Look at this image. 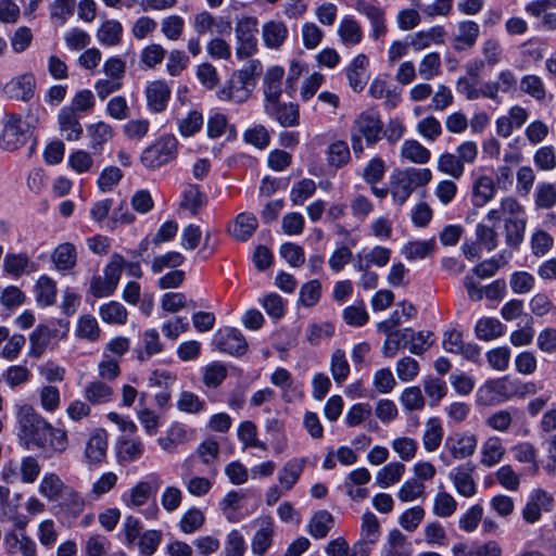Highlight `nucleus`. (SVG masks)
<instances>
[{
    "label": "nucleus",
    "instance_id": "nucleus-1",
    "mask_svg": "<svg viewBox=\"0 0 556 556\" xmlns=\"http://www.w3.org/2000/svg\"><path fill=\"white\" fill-rule=\"evenodd\" d=\"M262 71L258 60L249 61L242 68L235 71L227 84L217 91L218 99L235 103L245 102L251 97Z\"/></svg>",
    "mask_w": 556,
    "mask_h": 556
},
{
    "label": "nucleus",
    "instance_id": "nucleus-2",
    "mask_svg": "<svg viewBox=\"0 0 556 556\" xmlns=\"http://www.w3.org/2000/svg\"><path fill=\"white\" fill-rule=\"evenodd\" d=\"M533 383H520L508 377L488 380L477 391V403L482 406L498 405L517 395L534 393Z\"/></svg>",
    "mask_w": 556,
    "mask_h": 556
},
{
    "label": "nucleus",
    "instance_id": "nucleus-3",
    "mask_svg": "<svg viewBox=\"0 0 556 556\" xmlns=\"http://www.w3.org/2000/svg\"><path fill=\"white\" fill-rule=\"evenodd\" d=\"M432 179L429 168L407 167L395 170L390 177V193L393 202L402 206L418 187L428 185Z\"/></svg>",
    "mask_w": 556,
    "mask_h": 556
},
{
    "label": "nucleus",
    "instance_id": "nucleus-4",
    "mask_svg": "<svg viewBox=\"0 0 556 556\" xmlns=\"http://www.w3.org/2000/svg\"><path fill=\"white\" fill-rule=\"evenodd\" d=\"M383 123L380 114L374 109H368L354 119L351 127V143L353 152L359 156L364 152L363 138L367 146H374L381 139Z\"/></svg>",
    "mask_w": 556,
    "mask_h": 556
},
{
    "label": "nucleus",
    "instance_id": "nucleus-5",
    "mask_svg": "<svg viewBox=\"0 0 556 556\" xmlns=\"http://www.w3.org/2000/svg\"><path fill=\"white\" fill-rule=\"evenodd\" d=\"M177 155V138L172 134H165L142 151L140 162L146 168L154 170L173 162Z\"/></svg>",
    "mask_w": 556,
    "mask_h": 556
},
{
    "label": "nucleus",
    "instance_id": "nucleus-6",
    "mask_svg": "<svg viewBox=\"0 0 556 556\" xmlns=\"http://www.w3.org/2000/svg\"><path fill=\"white\" fill-rule=\"evenodd\" d=\"M17 424L20 437L36 446L42 445L45 430L48 429V421L40 416L33 406L23 405L17 412Z\"/></svg>",
    "mask_w": 556,
    "mask_h": 556
},
{
    "label": "nucleus",
    "instance_id": "nucleus-7",
    "mask_svg": "<svg viewBox=\"0 0 556 556\" xmlns=\"http://www.w3.org/2000/svg\"><path fill=\"white\" fill-rule=\"evenodd\" d=\"M257 25L254 16H244L236 23V55L239 60L248 59L257 51Z\"/></svg>",
    "mask_w": 556,
    "mask_h": 556
},
{
    "label": "nucleus",
    "instance_id": "nucleus-8",
    "mask_svg": "<svg viewBox=\"0 0 556 556\" xmlns=\"http://www.w3.org/2000/svg\"><path fill=\"white\" fill-rule=\"evenodd\" d=\"M36 87V76L31 72H26L12 77L4 85L3 92L9 99L29 102L35 96Z\"/></svg>",
    "mask_w": 556,
    "mask_h": 556
},
{
    "label": "nucleus",
    "instance_id": "nucleus-9",
    "mask_svg": "<svg viewBox=\"0 0 556 556\" xmlns=\"http://www.w3.org/2000/svg\"><path fill=\"white\" fill-rule=\"evenodd\" d=\"M445 448L455 459H466L476 453L478 438L469 431H456L445 439Z\"/></svg>",
    "mask_w": 556,
    "mask_h": 556
},
{
    "label": "nucleus",
    "instance_id": "nucleus-10",
    "mask_svg": "<svg viewBox=\"0 0 556 556\" xmlns=\"http://www.w3.org/2000/svg\"><path fill=\"white\" fill-rule=\"evenodd\" d=\"M355 10L369 20L371 26L370 35L374 40H380L386 36L388 26L386 22V13L382 8L374 2L357 0L355 3Z\"/></svg>",
    "mask_w": 556,
    "mask_h": 556
},
{
    "label": "nucleus",
    "instance_id": "nucleus-11",
    "mask_svg": "<svg viewBox=\"0 0 556 556\" xmlns=\"http://www.w3.org/2000/svg\"><path fill=\"white\" fill-rule=\"evenodd\" d=\"M518 88V78L516 74L505 68L497 73L496 80L485 81L486 99L494 101L497 104L502 103L500 93H515Z\"/></svg>",
    "mask_w": 556,
    "mask_h": 556
},
{
    "label": "nucleus",
    "instance_id": "nucleus-12",
    "mask_svg": "<svg viewBox=\"0 0 556 556\" xmlns=\"http://www.w3.org/2000/svg\"><path fill=\"white\" fill-rule=\"evenodd\" d=\"M264 111L282 127H295L300 124V109L295 103L281 102L279 99L264 104Z\"/></svg>",
    "mask_w": 556,
    "mask_h": 556
},
{
    "label": "nucleus",
    "instance_id": "nucleus-13",
    "mask_svg": "<svg viewBox=\"0 0 556 556\" xmlns=\"http://www.w3.org/2000/svg\"><path fill=\"white\" fill-rule=\"evenodd\" d=\"M26 131L23 129L21 115L10 114L4 123L0 138L1 148L8 151L17 150L25 143Z\"/></svg>",
    "mask_w": 556,
    "mask_h": 556
},
{
    "label": "nucleus",
    "instance_id": "nucleus-14",
    "mask_svg": "<svg viewBox=\"0 0 556 556\" xmlns=\"http://www.w3.org/2000/svg\"><path fill=\"white\" fill-rule=\"evenodd\" d=\"M480 36V26L471 20L460 21L452 37V47L456 52H464L472 49Z\"/></svg>",
    "mask_w": 556,
    "mask_h": 556
},
{
    "label": "nucleus",
    "instance_id": "nucleus-15",
    "mask_svg": "<svg viewBox=\"0 0 556 556\" xmlns=\"http://www.w3.org/2000/svg\"><path fill=\"white\" fill-rule=\"evenodd\" d=\"M475 465L471 463H464L455 467L448 473L458 494L465 497H471L477 492V485L473 479Z\"/></svg>",
    "mask_w": 556,
    "mask_h": 556
},
{
    "label": "nucleus",
    "instance_id": "nucleus-16",
    "mask_svg": "<svg viewBox=\"0 0 556 556\" xmlns=\"http://www.w3.org/2000/svg\"><path fill=\"white\" fill-rule=\"evenodd\" d=\"M108 444V432L104 429H96L86 442L84 456L87 463L98 465L104 462Z\"/></svg>",
    "mask_w": 556,
    "mask_h": 556
},
{
    "label": "nucleus",
    "instance_id": "nucleus-17",
    "mask_svg": "<svg viewBox=\"0 0 556 556\" xmlns=\"http://www.w3.org/2000/svg\"><path fill=\"white\" fill-rule=\"evenodd\" d=\"M553 503L554 498L549 493L542 489L533 490L523 508V518L526 521L539 520L542 516V511L552 510Z\"/></svg>",
    "mask_w": 556,
    "mask_h": 556
},
{
    "label": "nucleus",
    "instance_id": "nucleus-18",
    "mask_svg": "<svg viewBox=\"0 0 556 556\" xmlns=\"http://www.w3.org/2000/svg\"><path fill=\"white\" fill-rule=\"evenodd\" d=\"M148 109L153 113L163 112L170 99L172 90L163 80H154L146 87Z\"/></svg>",
    "mask_w": 556,
    "mask_h": 556
},
{
    "label": "nucleus",
    "instance_id": "nucleus-19",
    "mask_svg": "<svg viewBox=\"0 0 556 556\" xmlns=\"http://www.w3.org/2000/svg\"><path fill=\"white\" fill-rule=\"evenodd\" d=\"M283 77L285 70L282 66L274 65L266 70L263 77L264 104L281 98Z\"/></svg>",
    "mask_w": 556,
    "mask_h": 556
},
{
    "label": "nucleus",
    "instance_id": "nucleus-20",
    "mask_svg": "<svg viewBox=\"0 0 556 556\" xmlns=\"http://www.w3.org/2000/svg\"><path fill=\"white\" fill-rule=\"evenodd\" d=\"M521 412L516 407L500 408L491 413L484 420L486 427L500 433H508L515 426L516 418Z\"/></svg>",
    "mask_w": 556,
    "mask_h": 556
},
{
    "label": "nucleus",
    "instance_id": "nucleus-21",
    "mask_svg": "<svg viewBox=\"0 0 556 556\" xmlns=\"http://www.w3.org/2000/svg\"><path fill=\"white\" fill-rule=\"evenodd\" d=\"M114 135L113 127L103 121L87 126L89 148L93 154H100L103 151L104 144L111 141Z\"/></svg>",
    "mask_w": 556,
    "mask_h": 556
},
{
    "label": "nucleus",
    "instance_id": "nucleus-22",
    "mask_svg": "<svg viewBox=\"0 0 556 556\" xmlns=\"http://www.w3.org/2000/svg\"><path fill=\"white\" fill-rule=\"evenodd\" d=\"M506 453L503 440L497 435H491L484 440L480 451V464L491 468L500 464Z\"/></svg>",
    "mask_w": 556,
    "mask_h": 556
},
{
    "label": "nucleus",
    "instance_id": "nucleus-23",
    "mask_svg": "<svg viewBox=\"0 0 556 556\" xmlns=\"http://www.w3.org/2000/svg\"><path fill=\"white\" fill-rule=\"evenodd\" d=\"M368 64V58L364 53H359L352 60V62L346 68V76L349 79L350 87L355 92L362 91L367 83Z\"/></svg>",
    "mask_w": 556,
    "mask_h": 556
},
{
    "label": "nucleus",
    "instance_id": "nucleus-24",
    "mask_svg": "<svg viewBox=\"0 0 556 556\" xmlns=\"http://www.w3.org/2000/svg\"><path fill=\"white\" fill-rule=\"evenodd\" d=\"M289 30L282 21H268L262 27V37L264 45L274 50H278L287 40Z\"/></svg>",
    "mask_w": 556,
    "mask_h": 556
},
{
    "label": "nucleus",
    "instance_id": "nucleus-25",
    "mask_svg": "<svg viewBox=\"0 0 556 556\" xmlns=\"http://www.w3.org/2000/svg\"><path fill=\"white\" fill-rule=\"evenodd\" d=\"M58 123L62 136L68 141H76L83 135L80 116L73 113L72 109H61L58 115Z\"/></svg>",
    "mask_w": 556,
    "mask_h": 556
},
{
    "label": "nucleus",
    "instance_id": "nucleus-26",
    "mask_svg": "<svg viewBox=\"0 0 556 556\" xmlns=\"http://www.w3.org/2000/svg\"><path fill=\"white\" fill-rule=\"evenodd\" d=\"M257 227L258 222L254 214L240 213L228 227V231L237 241L244 242L253 236Z\"/></svg>",
    "mask_w": 556,
    "mask_h": 556
},
{
    "label": "nucleus",
    "instance_id": "nucleus-27",
    "mask_svg": "<svg viewBox=\"0 0 556 556\" xmlns=\"http://www.w3.org/2000/svg\"><path fill=\"white\" fill-rule=\"evenodd\" d=\"M445 36V28L441 25H437L428 30L414 34L410 38L409 46L414 51H422L431 45H443Z\"/></svg>",
    "mask_w": 556,
    "mask_h": 556
},
{
    "label": "nucleus",
    "instance_id": "nucleus-28",
    "mask_svg": "<svg viewBox=\"0 0 556 556\" xmlns=\"http://www.w3.org/2000/svg\"><path fill=\"white\" fill-rule=\"evenodd\" d=\"M4 546L10 554L21 553L23 556H35L36 544L33 540L25 536L24 527L18 528V532H10L4 538Z\"/></svg>",
    "mask_w": 556,
    "mask_h": 556
},
{
    "label": "nucleus",
    "instance_id": "nucleus-29",
    "mask_svg": "<svg viewBox=\"0 0 556 556\" xmlns=\"http://www.w3.org/2000/svg\"><path fill=\"white\" fill-rule=\"evenodd\" d=\"M218 349L230 355L239 356L245 353L248 343L238 329L227 328L224 332H220Z\"/></svg>",
    "mask_w": 556,
    "mask_h": 556
},
{
    "label": "nucleus",
    "instance_id": "nucleus-30",
    "mask_svg": "<svg viewBox=\"0 0 556 556\" xmlns=\"http://www.w3.org/2000/svg\"><path fill=\"white\" fill-rule=\"evenodd\" d=\"M383 333L386 334V340L382 353L386 357H394L401 349L408 348L409 341H412L413 329L403 328Z\"/></svg>",
    "mask_w": 556,
    "mask_h": 556
},
{
    "label": "nucleus",
    "instance_id": "nucleus-31",
    "mask_svg": "<svg viewBox=\"0 0 556 556\" xmlns=\"http://www.w3.org/2000/svg\"><path fill=\"white\" fill-rule=\"evenodd\" d=\"M338 36L345 47H355L363 40V29L353 16H344L338 26Z\"/></svg>",
    "mask_w": 556,
    "mask_h": 556
},
{
    "label": "nucleus",
    "instance_id": "nucleus-32",
    "mask_svg": "<svg viewBox=\"0 0 556 556\" xmlns=\"http://www.w3.org/2000/svg\"><path fill=\"white\" fill-rule=\"evenodd\" d=\"M54 341L51 337L49 326L40 324L29 336V351L28 355L33 358H40L48 348L53 349L51 345Z\"/></svg>",
    "mask_w": 556,
    "mask_h": 556
},
{
    "label": "nucleus",
    "instance_id": "nucleus-33",
    "mask_svg": "<svg viewBox=\"0 0 556 556\" xmlns=\"http://www.w3.org/2000/svg\"><path fill=\"white\" fill-rule=\"evenodd\" d=\"M161 480L157 476H151L150 481H140L138 482L129 492L128 495H125L124 501L127 506H141L147 503L149 500L152 489L155 490L161 485Z\"/></svg>",
    "mask_w": 556,
    "mask_h": 556
},
{
    "label": "nucleus",
    "instance_id": "nucleus-34",
    "mask_svg": "<svg viewBox=\"0 0 556 556\" xmlns=\"http://www.w3.org/2000/svg\"><path fill=\"white\" fill-rule=\"evenodd\" d=\"M70 486L66 485L59 475L47 472L42 477L38 492L50 502L59 501Z\"/></svg>",
    "mask_w": 556,
    "mask_h": 556
},
{
    "label": "nucleus",
    "instance_id": "nucleus-35",
    "mask_svg": "<svg viewBox=\"0 0 556 556\" xmlns=\"http://www.w3.org/2000/svg\"><path fill=\"white\" fill-rule=\"evenodd\" d=\"M495 193L496 188L493 178L482 175L472 184V204L482 207L495 197Z\"/></svg>",
    "mask_w": 556,
    "mask_h": 556
},
{
    "label": "nucleus",
    "instance_id": "nucleus-36",
    "mask_svg": "<svg viewBox=\"0 0 556 556\" xmlns=\"http://www.w3.org/2000/svg\"><path fill=\"white\" fill-rule=\"evenodd\" d=\"M520 90L538 102L552 101L553 94L547 92L543 79L533 74L525 75L520 79Z\"/></svg>",
    "mask_w": 556,
    "mask_h": 556
},
{
    "label": "nucleus",
    "instance_id": "nucleus-37",
    "mask_svg": "<svg viewBox=\"0 0 556 556\" xmlns=\"http://www.w3.org/2000/svg\"><path fill=\"white\" fill-rule=\"evenodd\" d=\"M401 159L414 164H426L431 157L429 149L415 139L405 140L401 147Z\"/></svg>",
    "mask_w": 556,
    "mask_h": 556
},
{
    "label": "nucleus",
    "instance_id": "nucleus-38",
    "mask_svg": "<svg viewBox=\"0 0 556 556\" xmlns=\"http://www.w3.org/2000/svg\"><path fill=\"white\" fill-rule=\"evenodd\" d=\"M306 465L305 458H293L286 463L278 475L280 485L289 491L300 479Z\"/></svg>",
    "mask_w": 556,
    "mask_h": 556
},
{
    "label": "nucleus",
    "instance_id": "nucleus-39",
    "mask_svg": "<svg viewBox=\"0 0 556 556\" xmlns=\"http://www.w3.org/2000/svg\"><path fill=\"white\" fill-rule=\"evenodd\" d=\"M3 270L15 277L35 270V264L26 253H8L3 262Z\"/></svg>",
    "mask_w": 556,
    "mask_h": 556
},
{
    "label": "nucleus",
    "instance_id": "nucleus-40",
    "mask_svg": "<svg viewBox=\"0 0 556 556\" xmlns=\"http://www.w3.org/2000/svg\"><path fill=\"white\" fill-rule=\"evenodd\" d=\"M444 430L438 417H431L426 421L422 434V444L427 452H434L442 443Z\"/></svg>",
    "mask_w": 556,
    "mask_h": 556
},
{
    "label": "nucleus",
    "instance_id": "nucleus-41",
    "mask_svg": "<svg viewBox=\"0 0 556 556\" xmlns=\"http://www.w3.org/2000/svg\"><path fill=\"white\" fill-rule=\"evenodd\" d=\"M405 465L400 462H393L384 465L376 475V484L382 489L394 485L401 481L405 473Z\"/></svg>",
    "mask_w": 556,
    "mask_h": 556
},
{
    "label": "nucleus",
    "instance_id": "nucleus-42",
    "mask_svg": "<svg viewBox=\"0 0 556 556\" xmlns=\"http://www.w3.org/2000/svg\"><path fill=\"white\" fill-rule=\"evenodd\" d=\"M52 262L58 270H71L76 266L77 252L73 243L59 244L52 253Z\"/></svg>",
    "mask_w": 556,
    "mask_h": 556
},
{
    "label": "nucleus",
    "instance_id": "nucleus-43",
    "mask_svg": "<svg viewBox=\"0 0 556 556\" xmlns=\"http://www.w3.org/2000/svg\"><path fill=\"white\" fill-rule=\"evenodd\" d=\"M475 332L479 340L491 341L504 334L505 326L496 318L484 317L477 321Z\"/></svg>",
    "mask_w": 556,
    "mask_h": 556
},
{
    "label": "nucleus",
    "instance_id": "nucleus-44",
    "mask_svg": "<svg viewBox=\"0 0 556 556\" xmlns=\"http://www.w3.org/2000/svg\"><path fill=\"white\" fill-rule=\"evenodd\" d=\"M113 394V389L100 380L89 382L84 389L85 399L94 405L110 402Z\"/></svg>",
    "mask_w": 556,
    "mask_h": 556
},
{
    "label": "nucleus",
    "instance_id": "nucleus-45",
    "mask_svg": "<svg viewBox=\"0 0 556 556\" xmlns=\"http://www.w3.org/2000/svg\"><path fill=\"white\" fill-rule=\"evenodd\" d=\"M144 451L142 441L137 439H121L117 443V457L121 463H131L139 459Z\"/></svg>",
    "mask_w": 556,
    "mask_h": 556
},
{
    "label": "nucleus",
    "instance_id": "nucleus-46",
    "mask_svg": "<svg viewBox=\"0 0 556 556\" xmlns=\"http://www.w3.org/2000/svg\"><path fill=\"white\" fill-rule=\"evenodd\" d=\"M206 195L200 191L199 186L188 185L182 193L180 207L190 212L194 216L206 204Z\"/></svg>",
    "mask_w": 556,
    "mask_h": 556
},
{
    "label": "nucleus",
    "instance_id": "nucleus-47",
    "mask_svg": "<svg viewBox=\"0 0 556 556\" xmlns=\"http://www.w3.org/2000/svg\"><path fill=\"white\" fill-rule=\"evenodd\" d=\"M99 315L104 323L111 325H125L128 319L126 307L117 301L102 304L99 308Z\"/></svg>",
    "mask_w": 556,
    "mask_h": 556
},
{
    "label": "nucleus",
    "instance_id": "nucleus-48",
    "mask_svg": "<svg viewBox=\"0 0 556 556\" xmlns=\"http://www.w3.org/2000/svg\"><path fill=\"white\" fill-rule=\"evenodd\" d=\"M40 448L49 447L54 453H63L68 445L67 433L65 430L54 428L51 424H48V429L45 430V439L42 440Z\"/></svg>",
    "mask_w": 556,
    "mask_h": 556
},
{
    "label": "nucleus",
    "instance_id": "nucleus-49",
    "mask_svg": "<svg viewBox=\"0 0 556 556\" xmlns=\"http://www.w3.org/2000/svg\"><path fill=\"white\" fill-rule=\"evenodd\" d=\"M238 439L244 448L255 447L267 451L266 443L257 438V427L253 421L245 420L239 425Z\"/></svg>",
    "mask_w": 556,
    "mask_h": 556
},
{
    "label": "nucleus",
    "instance_id": "nucleus-50",
    "mask_svg": "<svg viewBox=\"0 0 556 556\" xmlns=\"http://www.w3.org/2000/svg\"><path fill=\"white\" fill-rule=\"evenodd\" d=\"M123 34V26L118 21H105L97 33L99 42L103 46H116L119 43Z\"/></svg>",
    "mask_w": 556,
    "mask_h": 556
},
{
    "label": "nucleus",
    "instance_id": "nucleus-51",
    "mask_svg": "<svg viewBox=\"0 0 556 556\" xmlns=\"http://www.w3.org/2000/svg\"><path fill=\"white\" fill-rule=\"evenodd\" d=\"M527 217L507 218L505 220V239L509 247L517 248L523 241Z\"/></svg>",
    "mask_w": 556,
    "mask_h": 556
},
{
    "label": "nucleus",
    "instance_id": "nucleus-52",
    "mask_svg": "<svg viewBox=\"0 0 556 556\" xmlns=\"http://www.w3.org/2000/svg\"><path fill=\"white\" fill-rule=\"evenodd\" d=\"M56 296V285L48 276H41L36 283V301L40 306H50Z\"/></svg>",
    "mask_w": 556,
    "mask_h": 556
},
{
    "label": "nucleus",
    "instance_id": "nucleus-53",
    "mask_svg": "<svg viewBox=\"0 0 556 556\" xmlns=\"http://www.w3.org/2000/svg\"><path fill=\"white\" fill-rule=\"evenodd\" d=\"M434 240H418L407 242L402 250L405 258L409 261L421 260L429 256L434 251Z\"/></svg>",
    "mask_w": 556,
    "mask_h": 556
},
{
    "label": "nucleus",
    "instance_id": "nucleus-54",
    "mask_svg": "<svg viewBox=\"0 0 556 556\" xmlns=\"http://www.w3.org/2000/svg\"><path fill=\"white\" fill-rule=\"evenodd\" d=\"M438 170L454 179H459L464 175L465 166L462 164L457 153L445 152L439 156Z\"/></svg>",
    "mask_w": 556,
    "mask_h": 556
},
{
    "label": "nucleus",
    "instance_id": "nucleus-55",
    "mask_svg": "<svg viewBox=\"0 0 556 556\" xmlns=\"http://www.w3.org/2000/svg\"><path fill=\"white\" fill-rule=\"evenodd\" d=\"M75 0H53L50 4V18L58 26L64 25L74 14Z\"/></svg>",
    "mask_w": 556,
    "mask_h": 556
},
{
    "label": "nucleus",
    "instance_id": "nucleus-56",
    "mask_svg": "<svg viewBox=\"0 0 556 556\" xmlns=\"http://www.w3.org/2000/svg\"><path fill=\"white\" fill-rule=\"evenodd\" d=\"M511 452L517 462L530 464L532 466V472H539L538 452L532 443L520 442L511 447Z\"/></svg>",
    "mask_w": 556,
    "mask_h": 556
},
{
    "label": "nucleus",
    "instance_id": "nucleus-57",
    "mask_svg": "<svg viewBox=\"0 0 556 556\" xmlns=\"http://www.w3.org/2000/svg\"><path fill=\"white\" fill-rule=\"evenodd\" d=\"M441 55L438 52L427 53L418 64V73L422 79L431 80L441 74Z\"/></svg>",
    "mask_w": 556,
    "mask_h": 556
},
{
    "label": "nucleus",
    "instance_id": "nucleus-58",
    "mask_svg": "<svg viewBox=\"0 0 556 556\" xmlns=\"http://www.w3.org/2000/svg\"><path fill=\"white\" fill-rule=\"evenodd\" d=\"M330 371L333 380L341 384L350 375V364L343 350H336L331 355Z\"/></svg>",
    "mask_w": 556,
    "mask_h": 556
},
{
    "label": "nucleus",
    "instance_id": "nucleus-59",
    "mask_svg": "<svg viewBox=\"0 0 556 556\" xmlns=\"http://www.w3.org/2000/svg\"><path fill=\"white\" fill-rule=\"evenodd\" d=\"M397 498L402 502H413L426 496V486L424 482L416 478L407 479L399 489Z\"/></svg>",
    "mask_w": 556,
    "mask_h": 556
},
{
    "label": "nucleus",
    "instance_id": "nucleus-60",
    "mask_svg": "<svg viewBox=\"0 0 556 556\" xmlns=\"http://www.w3.org/2000/svg\"><path fill=\"white\" fill-rule=\"evenodd\" d=\"M534 203L538 208L549 210L556 204V186L551 182H541L534 191Z\"/></svg>",
    "mask_w": 556,
    "mask_h": 556
},
{
    "label": "nucleus",
    "instance_id": "nucleus-61",
    "mask_svg": "<svg viewBox=\"0 0 556 556\" xmlns=\"http://www.w3.org/2000/svg\"><path fill=\"white\" fill-rule=\"evenodd\" d=\"M316 192V182L309 178H303L295 182L290 191V200L294 205H302Z\"/></svg>",
    "mask_w": 556,
    "mask_h": 556
},
{
    "label": "nucleus",
    "instance_id": "nucleus-62",
    "mask_svg": "<svg viewBox=\"0 0 556 556\" xmlns=\"http://www.w3.org/2000/svg\"><path fill=\"white\" fill-rule=\"evenodd\" d=\"M101 329L94 316L83 315L77 323L76 336L94 342L100 338Z\"/></svg>",
    "mask_w": 556,
    "mask_h": 556
},
{
    "label": "nucleus",
    "instance_id": "nucleus-63",
    "mask_svg": "<svg viewBox=\"0 0 556 556\" xmlns=\"http://www.w3.org/2000/svg\"><path fill=\"white\" fill-rule=\"evenodd\" d=\"M422 386L431 406L438 405L447 393V386L441 378L427 377L424 379Z\"/></svg>",
    "mask_w": 556,
    "mask_h": 556
},
{
    "label": "nucleus",
    "instance_id": "nucleus-64",
    "mask_svg": "<svg viewBox=\"0 0 556 556\" xmlns=\"http://www.w3.org/2000/svg\"><path fill=\"white\" fill-rule=\"evenodd\" d=\"M177 408L187 414H199L206 409V402L195 393L182 391L177 400Z\"/></svg>",
    "mask_w": 556,
    "mask_h": 556
}]
</instances>
